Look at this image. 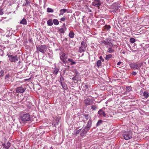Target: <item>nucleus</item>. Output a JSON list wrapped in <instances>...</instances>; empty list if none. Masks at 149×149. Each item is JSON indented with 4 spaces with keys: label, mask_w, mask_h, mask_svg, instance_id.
<instances>
[{
    "label": "nucleus",
    "mask_w": 149,
    "mask_h": 149,
    "mask_svg": "<svg viewBox=\"0 0 149 149\" xmlns=\"http://www.w3.org/2000/svg\"><path fill=\"white\" fill-rule=\"evenodd\" d=\"M20 119L23 122H25L27 121H31L32 117L29 113L22 114L20 117Z\"/></svg>",
    "instance_id": "obj_1"
},
{
    "label": "nucleus",
    "mask_w": 149,
    "mask_h": 149,
    "mask_svg": "<svg viewBox=\"0 0 149 149\" xmlns=\"http://www.w3.org/2000/svg\"><path fill=\"white\" fill-rule=\"evenodd\" d=\"M101 42L103 45H105L107 48L109 47H113V45L111 42V39L109 38H106L105 40L103 39Z\"/></svg>",
    "instance_id": "obj_2"
},
{
    "label": "nucleus",
    "mask_w": 149,
    "mask_h": 149,
    "mask_svg": "<svg viewBox=\"0 0 149 149\" xmlns=\"http://www.w3.org/2000/svg\"><path fill=\"white\" fill-rule=\"evenodd\" d=\"M60 58L62 61L64 63H66V60L67 59V56L64 52H61L59 54Z\"/></svg>",
    "instance_id": "obj_3"
},
{
    "label": "nucleus",
    "mask_w": 149,
    "mask_h": 149,
    "mask_svg": "<svg viewBox=\"0 0 149 149\" xmlns=\"http://www.w3.org/2000/svg\"><path fill=\"white\" fill-rule=\"evenodd\" d=\"M37 49L40 52L44 53L46 51L47 47L45 45H42L37 47Z\"/></svg>",
    "instance_id": "obj_4"
},
{
    "label": "nucleus",
    "mask_w": 149,
    "mask_h": 149,
    "mask_svg": "<svg viewBox=\"0 0 149 149\" xmlns=\"http://www.w3.org/2000/svg\"><path fill=\"white\" fill-rule=\"evenodd\" d=\"M123 136L125 139L128 140L132 138V134L130 132H125L123 134Z\"/></svg>",
    "instance_id": "obj_5"
},
{
    "label": "nucleus",
    "mask_w": 149,
    "mask_h": 149,
    "mask_svg": "<svg viewBox=\"0 0 149 149\" xmlns=\"http://www.w3.org/2000/svg\"><path fill=\"white\" fill-rule=\"evenodd\" d=\"M26 89V88L24 87L19 86L16 88V91L18 93H22L25 92Z\"/></svg>",
    "instance_id": "obj_6"
},
{
    "label": "nucleus",
    "mask_w": 149,
    "mask_h": 149,
    "mask_svg": "<svg viewBox=\"0 0 149 149\" xmlns=\"http://www.w3.org/2000/svg\"><path fill=\"white\" fill-rule=\"evenodd\" d=\"M8 57L9 59V60L10 61L12 62H15L17 61L18 60V59L17 58V55L13 56V55H8Z\"/></svg>",
    "instance_id": "obj_7"
},
{
    "label": "nucleus",
    "mask_w": 149,
    "mask_h": 149,
    "mask_svg": "<svg viewBox=\"0 0 149 149\" xmlns=\"http://www.w3.org/2000/svg\"><path fill=\"white\" fill-rule=\"evenodd\" d=\"M93 99H85L84 101L85 106H87L88 105L92 104L93 103Z\"/></svg>",
    "instance_id": "obj_8"
},
{
    "label": "nucleus",
    "mask_w": 149,
    "mask_h": 149,
    "mask_svg": "<svg viewBox=\"0 0 149 149\" xmlns=\"http://www.w3.org/2000/svg\"><path fill=\"white\" fill-rule=\"evenodd\" d=\"M98 114L101 116L103 117L107 118L108 117V116H107L104 111L102 109L99 110L98 111Z\"/></svg>",
    "instance_id": "obj_9"
},
{
    "label": "nucleus",
    "mask_w": 149,
    "mask_h": 149,
    "mask_svg": "<svg viewBox=\"0 0 149 149\" xmlns=\"http://www.w3.org/2000/svg\"><path fill=\"white\" fill-rule=\"evenodd\" d=\"M101 4V3L100 0H94L92 3L93 6L97 7H99Z\"/></svg>",
    "instance_id": "obj_10"
},
{
    "label": "nucleus",
    "mask_w": 149,
    "mask_h": 149,
    "mask_svg": "<svg viewBox=\"0 0 149 149\" xmlns=\"http://www.w3.org/2000/svg\"><path fill=\"white\" fill-rule=\"evenodd\" d=\"M89 130L86 127L84 128L82 130L80 133V135L81 136H83L86 135L87 132L89 131Z\"/></svg>",
    "instance_id": "obj_11"
},
{
    "label": "nucleus",
    "mask_w": 149,
    "mask_h": 149,
    "mask_svg": "<svg viewBox=\"0 0 149 149\" xmlns=\"http://www.w3.org/2000/svg\"><path fill=\"white\" fill-rule=\"evenodd\" d=\"M130 66L132 69L134 70L137 69L138 70H139V68L138 67L137 64L136 63L130 64Z\"/></svg>",
    "instance_id": "obj_12"
},
{
    "label": "nucleus",
    "mask_w": 149,
    "mask_h": 149,
    "mask_svg": "<svg viewBox=\"0 0 149 149\" xmlns=\"http://www.w3.org/2000/svg\"><path fill=\"white\" fill-rule=\"evenodd\" d=\"M2 145L4 148H5L6 149H8L11 146V144L9 142H8L6 144L3 143Z\"/></svg>",
    "instance_id": "obj_13"
},
{
    "label": "nucleus",
    "mask_w": 149,
    "mask_h": 149,
    "mask_svg": "<svg viewBox=\"0 0 149 149\" xmlns=\"http://www.w3.org/2000/svg\"><path fill=\"white\" fill-rule=\"evenodd\" d=\"M92 122L91 120H89L86 126L85 127H86L89 130L90 128L91 127L92 125Z\"/></svg>",
    "instance_id": "obj_14"
},
{
    "label": "nucleus",
    "mask_w": 149,
    "mask_h": 149,
    "mask_svg": "<svg viewBox=\"0 0 149 149\" xmlns=\"http://www.w3.org/2000/svg\"><path fill=\"white\" fill-rule=\"evenodd\" d=\"M68 11V10L66 9H63L61 10L60 11V13H59L58 15L61 16V15H62L63 14L66 12Z\"/></svg>",
    "instance_id": "obj_15"
},
{
    "label": "nucleus",
    "mask_w": 149,
    "mask_h": 149,
    "mask_svg": "<svg viewBox=\"0 0 149 149\" xmlns=\"http://www.w3.org/2000/svg\"><path fill=\"white\" fill-rule=\"evenodd\" d=\"M10 76L9 74H6L5 77V81L6 83H8L10 80Z\"/></svg>",
    "instance_id": "obj_16"
},
{
    "label": "nucleus",
    "mask_w": 149,
    "mask_h": 149,
    "mask_svg": "<svg viewBox=\"0 0 149 149\" xmlns=\"http://www.w3.org/2000/svg\"><path fill=\"white\" fill-rule=\"evenodd\" d=\"M68 60L69 62L71 63L70 64V65H75L76 63V62L74 61L73 59L72 58H69L68 59Z\"/></svg>",
    "instance_id": "obj_17"
},
{
    "label": "nucleus",
    "mask_w": 149,
    "mask_h": 149,
    "mask_svg": "<svg viewBox=\"0 0 149 149\" xmlns=\"http://www.w3.org/2000/svg\"><path fill=\"white\" fill-rule=\"evenodd\" d=\"M86 50V48L81 46L79 47L78 52L80 53H81L82 52H85Z\"/></svg>",
    "instance_id": "obj_18"
},
{
    "label": "nucleus",
    "mask_w": 149,
    "mask_h": 149,
    "mask_svg": "<svg viewBox=\"0 0 149 149\" xmlns=\"http://www.w3.org/2000/svg\"><path fill=\"white\" fill-rule=\"evenodd\" d=\"M74 33L72 31H70L69 32V35H68V36H69V37L70 38H74Z\"/></svg>",
    "instance_id": "obj_19"
},
{
    "label": "nucleus",
    "mask_w": 149,
    "mask_h": 149,
    "mask_svg": "<svg viewBox=\"0 0 149 149\" xmlns=\"http://www.w3.org/2000/svg\"><path fill=\"white\" fill-rule=\"evenodd\" d=\"M112 47H108V48L107 51V52L109 53L114 52V50L112 48Z\"/></svg>",
    "instance_id": "obj_20"
},
{
    "label": "nucleus",
    "mask_w": 149,
    "mask_h": 149,
    "mask_svg": "<svg viewBox=\"0 0 149 149\" xmlns=\"http://www.w3.org/2000/svg\"><path fill=\"white\" fill-rule=\"evenodd\" d=\"M20 23L23 25H26L27 24V21L25 19L23 18L20 21Z\"/></svg>",
    "instance_id": "obj_21"
},
{
    "label": "nucleus",
    "mask_w": 149,
    "mask_h": 149,
    "mask_svg": "<svg viewBox=\"0 0 149 149\" xmlns=\"http://www.w3.org/2000/svg\"><path fill=\"white\" fill-rule=\"evenodd\" d=\"M66 30V29L62 27L59 29L58 32L60 33H64Z\"/></svg>",
    "instance_id": "obj_22"
},
{
    "label": "nucleus",
    "mask_w": 149,
    "mask_h": 149,
    "mask_svg": "<svg viewBox=\"0 0 149 149\" xmlns=\"http://www.w3.org/2000/svg\"><path fill=\"white\" fill-rule=\"evenodd\" d=\"M143 96L144 97L143 99L147 98L149 97V93L148 92L145 91L143 93Z\"/></svg>",
    "instance_id": "obj_23"
},
{
    "label": "nucleus",
    "mask_w": 149,
    "mask_h": 149,
    "mask_svg": "<svg viewBox=\"0 0 149 149\" xmlns=\"http://www.w3.org/2000/svg\"><path fill=\"white\" fill-rule=\"evenodd\" d=\"M48 26H52L53 24V21L52 19H49L47 22Z\"/></svg>",
    "instance_id": "obj_24"
},
{
    "label": "nucleus",
    "mask_w": 149,
    "mask_h": 149,
    "mask_svg": "<svg viewBox=\"0 0 149 149\" xmlns=\"http://www.w3.org/2000/svg\"><path fill=\"white\" fill-rule=\"evenodd\" d=\"M81 47H84L85 48L87 46V45L86 42H84V41H82L81 42Z\"/></svg>",
    "instance_id": "obj_25"
},
{
    "label": "nucleus",
    "mask_w": 149,
    "mask_h": 149,
    "mask_svg": "<svg viewBox=\"0 0 149 149\" xmlns=\"http://www.w3.org/2000/svg\"><path fill=\"white\" fill-rule=\"evenodd\" d=\"M59 71V69L57 67H55L54 68V70L53 71V73L55 74H57Z\"/></svg>",
    "instance_id": "obj_26"
},
{
    "label": "nucleus",
    "mask_w": 149,
    "mask_h": 149,
    "mask_svg": "<svg viewBox=\"0 0 149 149\" xmlns=\"http://www.w3.org/2000/svg\"><path fill=\"white\" fill-rule=\"evenodd\" d=\"M103 122V121L102 120H99L96 124V127H98L100 126L102 124Z\"/></svg>",
    "instance_id": "obj_27"
},
{
    "label": "nucleus",
    "mask_w": 149,
    "mask_h": 149,
    "mask_svg": "<svg viewBox=\"0 0 149 149\" xmlns=\"http://www.w3.org/2000/svg\"><path fill=\"white\" fill-rule=\"evenodd\" d=\"M84 118L86 120H87L89 119L91 120V118L90 116L88 114H85L84 115Z\"/></svg>",
    "instance_id": "obj_28"
},
{
    "label": "nucleus",
    "mask_w": 149,
    "mask_h": 149,
    "mask_svg": "<svg viewBox=\"0 0 149 149\" xmlns=\"http://www.w3.org/2000/svg\"><path fill=\"white\" fill-rule=\"evenodd\" d=\"M53 23L54 25H58L59 24V22L57 19H54L53 20Z\"/></svg>",
    "instance_id": "obj_29"
},
{
    "label": "nucleus",
    "mask_w": 149,
    "mask_h": 149,
    "mask_svg": "<svg viewBox=\"0 0 149 149\" xmlns=\"http://www.w3.org/2000/svg\"><path fill=\"white\" fill-rule=\"evenodd\" d=\"M61 85L64 90H65L67 89V85L65 83H63L62 84H61Z\"/></svg>",
    "instance_id": "obj_30"
},
{
    "label": "nucleus",
    "mask_w": 149,
    "mask_h": 149,
    "mask_svg": "<svg viewBox=\"0 0 149 149\" xmlns=\"http://www.w3.org/2000/svg\"><path fill=\"white\" fill-rule=\"evenodd\" d=\"M132 91V88L131 86H127L126 87V91L129 92Z\"/></svg>",
    "instance_id": "obj_31"
},
{
    "label": "nucleus",
    "mask_w": 149,
    "mask_h": 149,
    "mask_svg": "<svg viewBox=\"0 0 149 149\" xmlns=\"http://www.w3.org/2000/svg\"><path fill=\"white\" fill-rule=\"evenodd\" d=\"M78 79V77H77L74 76L73 77L72 79L74 81V82L77 83Z\"/></svg>",
    "instance_id": "obj_32"
},
{
    "label": "nucleus",
    "mask_w": 149,
    "mask_h": 149,
    "mask_svg": "<svg viewBox=\"0 0 149 149\" xmlns=\"http://www.w3.org/2000/svg\"><path fill=\"white\" fill-rule=\"evenodd\" d=\"M112 56V55L111 54H109L107 55L105 58V59L108 60L109 58H111Z\"/></svg>",
    "instance_id": "obj_33"
},
{
    "label": "nucleus",
    "mask_w": 149,
    "mask_h": 149,
    "mask_svg": "<svg viewBox=\"0 0 149 149\" xmlns=\"http://www.w3.org/2000/svg\"><path fill=\"white\" fill-rule=\"evenodd\" d=\"M64 80V79L62 76H61L59 81L60 82L61 84H62L63 83V82Z\"/></svg>",
    "instance_id": "obj_34"
},
{
    "label": "nucleus",
    "mask_w": 149,
    "mask_h": 149,
    "mask_svg": "<svg viewBox=\"0 0 149 149\" xmlns=\"http://www.w3.org/2000/svg\"><path fill=\"white\" fill-rule=\"evenodd\" d=\"M96 65L98 67L101 65V61L100 60H98L96 63Z\"/></svg>",
    "instance_id": "obj_35"
},
{
    "label": "nucleus",
    "mask_w": 149,
    "mask_h": 149,
    "mask_svg": "<svg viewBox=\"0 0 149 149\" xmlns=\"http://www.w3.org/2000/svg\"><path fill=\"white\" fill-rule=\"evenodd\" d=\"M111 28V26L109 25H106L104 26V29L107 31L109 30Z\"/></svg>",
    "instance_id": "obj_36"
},
{
    "label": "nucleus",
    "mask_w": 149,
    "mask_h": 149,
    "mask_svg": "<svg viewBox=\"0 0 149 149\" xmlns=\"http://www.w3.org/2000/svg\"><path fill=\"white\" fill-rule=\"evenodd\" d=\"M47 10V12L48 13H52L54 12L53 10L52 9L49 8H48Z\"/></svg>",
    "instance_id": "obj_37"
},
{
    "label": "nucleus",
    "mask_w": 149,
    "mask_h": 149,
    "mask_svg": "<svg viewBox=\"0 0 149 149\" xmlns=\"http://www.w3.org/2000/svg\"><path fill=\"white\" fill-rule=\"evenodd\" d=\"M4 75V70H1L0 71V77H2Z\"/></svg>",
    "instance_id": "obj_38"
},
{
    "label": "nucleus",
    "mask_w": 149,
    "mask_h": 149,
    "mask_svg": "<svg viewBox=\"0 0 149 149\" xmlns=\"http://www.w3.org/2000/svg\"><path fill=\"white\" fill-rule=\"evenodd\" d=\"M137 65L138 66V67L139 68V70H140V68L141 66H142L143 65V63L141 62L140 63H139L138 64H137Z\"/></svg>",
    "instance_id": "obj_39"
},
{
    "label": "nucleus",
    "mask_w": 149,
    "mask_h": 149,
    "mask_svg": "<svg viewBox=\"0 0 149 149\" xmlns=\"http://www.w3.org/2000/svg\"><path fill=\"white\" fill-rule=\"evenodd\" d=\"M130 42L132 43H134L135 42V39L133 38H131L130 39Z\"/></svg>",
    "instance_id": "obj_40"
},
{
    "label": "nucleus",
    "mask_w": 149,
    "mask_h": 149,
    "mask_svg": "<svg viewBox=\"0 0 149 149\" xmlns=\"http://www.w3.org/2000/svg\"><path fill=\"white\" fill-rule=\"evenodd\" d=\"M85 9L86 11L89 12H92L91 10L87 6H86Z\"/></svg>",
    "instance_id": "obj_41"
},
{
    "label": "nucleus",
    "mask_w": 149,
    "mask_h": 149,
    "mask_svg": "<svg viewBox=\"0 0 149 149\" xmlns=\"http://www.w3.org/2000/svg\"><path fill=\"white\" fill-rule=\"evenodd\" d=\"M29 3V2L27 0H26V3L23 4V6H26Z\"/></svg>",
    "instance_id": "obj_42"
},
{
    "label": "nucleus",
    "mask_w": 149,
    "mask_h": 149,
    "mask_svg": "<svg viewBox=\"0 0 149 149\" xmlns=\"http://www.w3.org/2000/svg\"><path fill=\"white\" fill-rule=\"evenodd\" d=\"M65 17L64 16L63 17L61 18L60 19V20L62 21H64L65 20Z\"/></svg>",
    "instance_id": "obj_43"
},
{
    "label": "nucleus",
    "mask_w": 149,
    "mask_h": 149,
    "mask_svg": "<svg viewBox=\"0 0 149 149\" xmlns=\"http://www.w3.org/2000/svg\"><path fill=\"white\" fill-rule=\"evenodd\" d=\"M91 108L93 110H95L97 108V107L94 105H92L91 106Z\"/></svg>",
    "instance_id": "obj_44"
},
{
    "label": "nucleus",
    "mask_w": 149,
    "mask_h": 149,
    "mask_svg": "<svg viewBox=\"0 0 149 149\" xmlns=\"http://www.w3.org/2000/svg\"><path fill=\"white\" fill-rule=\"evenodd\" d=\"M81 129L78 130H77L75 132V134L77 135V134H79V133L80 132Z\"/></svg>",
    "instance_id": "obj_45"
},
{
    "label": "nucleus",
    "mask_w": 149,
    "mask_h": 149,
    "mask_svg": "<svg viewBox=\"0 0 149 149\" xmlns=\"http://www.w3.org/2000/svg\"><path fill=\"white\" fill-rule=\"evenodd\" d=\"M75 76L77 77H78L79 75V73L77 71H76L75 72Z\"/></svg>",
    "instance_id": "obj_46"
},
{
    "label": "nucleus",
    "mask_w": 149,
    "mask_h": 149,
    "mask_svg": "<svg viewBox=\"0 0 149 149\" xmlns=\"http://www.w3.org/2000/svg\"><path fill=\"white\" fill-rule=\"evenodd\" d=\"M99 58H100V60L101 61H102V62H103L104 61V59L103 58L102 56H100V57Z\"/></svg>",
    "instance_id": "obj_47"
},
{
    "label": "nucleus",
    "mask_w": 149,
    "mask_h": 149,
    "mask_svg": "<svg viewBox=\"0 0 149 149\" xmlns=\"http://www.w3.org/2000/svg\"><path fill=\"white\" fill-rule=\"evenodd\" d=\"M117 4V7L115 8V10H117L118 9V8H119L120 7L119 6V5H118V4H117V3H115V4Z\"/></svg>",
    "instance_id": "obj_48"
},
{
    "label": "nucleus",
    "mask_w": 149,
    "mask_h": 149,
    "mask_svg": "<svg viewBox=\"0 0 149 149\" xmlns=\"http://www.w3.org/2000/svg\"><path fill=\"white\" fill-rule=\"evenodd\" d=\"M48 55L49 56V58H51L52 57V55L49 53H47Z\"/></svg>",
    "instance_id": "obj_49"
},
{
    "label": "nucleus",
    "mask_w": 149,
    "mask_h": 149,
    "mask_svg": "<svg viewBox=\"0 0 149 149\" xmlns=\"http://www.w3.org/2000/svg\"><path fill=\"white\" fill-rule=\"evenodd\" d=\"M62 28H65V29H67V28L65 26V23L63 24L62 26Z\"/></svg>",
    "instance_id": "obj_50"
},
{
    "label": "nucleus",
    "mask_w": 149,
    "mask_h": 149,
    "mask_svg": "<svg viewBox=\"0 0 149 149\" xmlns=\"http://www.w3.org/2000/svg\"><path fill=\"white\" fill-rule=\"evenodd\" d=\"M136 72L134 71H133L132 72V74L134 75H136Z\"/></svg>",
    "instance_id": "obj_51"
},
{
    "label": "nucleus",
    "mask_w": 149,
    "mask_h": 149,
    "mask_svg": "<svg viewBox=\"0 0 149 149\" xmlns=\"http://www.w3.org/2000/svg\"><path fill=\"white\" fill-rule=\"evenodd\" d=\"M68 38H65V39H64L63 40V41L64 42H66L68 41Z\"/></svg>",
    "instance_id": "obj_52"
},
{
    "label": "nucleus",
    "mask_w": 149,
    "mask_h": 149,
    "mask_svg": "<svg viewBox=\"0 0 149 149\" xmlns=\"http://www.w3.org/2000/svg\"><path fill=\"white\" fill-rule=\"evenodd\" d=\"M103 22V23H104V20L103 19H101L98 22V23H100V22Z\"/></svg>",
    "instance_id": "obj_53"
},
{
    "label": "nucleus",
    "mask_w": 149,
    "mask_h": 149,
    "mask_svg": "<svg viewBox=\"0 0 149 149\" xmlns=\"http://www.w3.org/2000/svg\"><path fill=\"white\" fill-rule=\"evenodd\" d=\"M122 62H119L117 63V65H120L121 63Z\"/></svg>",
    "instance_id": "obj_54"
},
{
    "label": "nucleus",
    "mask_w": 149,
    "mask_h": 149,
    "mask_svg": "<svg viewBox=\"0 0 149 149\" xmlns=\"http://www.w3.org/2000/svg\"><path fill=\"white\" fill-rule=\"evenodd\" d=\"M85 87L87 89L88 88V86L87 85H85Z\"/></svg>",
    "instance_id": "obj_55"
},
{
    "label": "nucleus",
    "mask_w": 149,
    "mask_h": 149,
    "mask_svg": "<svg viewBox=\"0 0 149 149\" xmlns=\"http://www.w3.org/2000/svg\"><path fill=\"white\" fill-rule=\"evenodd\" d=\"M49 149H53V147L52 146L50 147Z\"/></svg>",
    "instance_id": "obj_56"
},
{
    "label": "nucleus",
    "mask_w": 149,
    "mask_h": 149,
    "mask_svg": "<svg viewBox=\"0 0 149 149\" xmlns=\"http://www.w3.org/2000/svg\"><path fill=\"white\" fill-rule=\"evenodd\" d=\"M20 62V61H19L18 62V63L19 64Z\"/></svg>",
    "instance_id": "obj_57"
},
{
    "label": "nucleus",
    "mask_w": 149,
    "mask_h": 149,
    "mask_svg": "<svg viewBox=\"0 0 149 149\" xmlns=\"http://www.w3.org/2000/svg\"><path fill=\"white\" fill-rule=\"evenodd\" d=\"M29 41L30 42L31 41V40L30 39H29Z\"/></svg>",
    "instance_id": "obj_58"
},
{
    "label": "nucleus",
    "mask_w": 149,
    "mask_h": 149,
    "mask_svg": "<svg viewBox=\"0 0 149 149\" xmlns=\"http://www.w3.org/2000/svg\"><path fill=\"white\" fill-rule=\"evenodd\" d=\"M103 22L102 23H101V24H103Z\"/></svg>",
    "instance_id": "obj_59"
},
{
    "label": "nucleus",
    "mask_w": 149,
    "mask_h": 149,
    "mask_svg": "<svg viewBox=\"0 0 149 149\" xmlns=\"http://www.w3.org/2000/svg\"><path fill=\"white\" fill-rule=\"evenodd\" d=\"M123 54L124 53V52H123Z\"/></svg>",
    "instance_id": "obj_60"
},
{
    "label": "nucleus",
    "mask_w": 149,
    "mask_h": 149,
    "mask_svg": "<svg viewBox=\"0 0 149 149\" xmlns=\"http://www.w3.org/2000/svg\"><path fill=\"white\" fill-rule=\"evenodd\" d=\"M0 51H1V49H0Z\"/></svg>",
    "instance_id": "obj_61"
}]
</instances>
